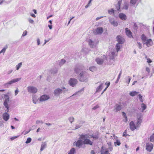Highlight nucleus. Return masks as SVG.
Masks as SVG:
<instances>
[{
	"instance_id": "1",
	"label": "nucleus",
	"mask_w": 154,
	"mask_h": 154,
	"mask_svg": "<svg viewBox=\"0 0 154 154\" xmlns=\"http://www.w3.org/2000/svg\"><path fill=\"white\" fill-rule=\"evenodd\" d=\"M98 134L97 133L92 135L87 134L80 135V138L84 140V144L89 145L91 146L93 145V140H90V138H93L94 139L97 140L98 139Z\"/></svg>"
},
{
	"instance_id": "2",
	"label": "nucleus",
	"mask_w": 154,
	"mask_h": 154,
	"mask_svg": "<svg viewBox=\"0 0 154 154\" xmlns=\"http://www.w3.org/2000/svg\"><path fill=\"white\" fill-rule=\"evenodd\" d=\"M89 77V75L87 72L82 71L80 73L78 76L79 80L80 81L85 82L88 81Z\"/></svg>"
},
{
	"instance_id": "3",
	"label": "nucleus",
	"mask_w": 154,
	"mask_h": 154,
	"mask_svg": "<svg viewBox=\"0 0 154 154\" xmlns=\"http://www.w3.org/2000/svg\"><path fill=\"white\" fill-rule=\"evenodd\" d=\"M141 39L143 44H146L148 47L151 46L153 44V42L151 38L148 39L146 36L143 34L141 35Z\"/></svg>"
},
{
	"instance_id": "4",
	"label": "nucleus",
	"mask_w": 154,
	"mask_h": 154,
	"mask_svg": "<svg viewBox=\"0 0 154 154\" xmlns=\"http://www.w3.org/2000/svg\"><path fill=\"white\" fill-rule=\"evenodd\" d=\"M137 122L136 124L135 125L133 121L131 122L130 123V126L131 129L133 131L137 128L140 126V125L142 122V119L140 117L137 118Z\"/></svg>"
},
{
	"instance_id": "5",
	"label": "nucleus",
	"mask_w": 154,
	"mask_h": 154,
	"mask_svg": "<svg viewBox=\"0 0 154 154\" xmlns=\"http://www.w3.org/2000/svg\"><path fill=\"white\" fill-rule=\"evenodd\" d=\"M68 90L65 87H63L61 88H58L55 89L54 91V94L55 96L58 97L60 94L62 93L64 94Z\"/></svg>"
},
{
	"instance_id": "6",
	"label": "nucleus",
	"mask_w": 154,
	"mask_h": 154,
	"mask_svg": "<svg viewBox=\"0 0 154 154\" xmlns=\"http://www.w3.org/2000/svg\"><path fill=\"white\" fill-rule=\"evenodd\" d=\"M21 79V78H18L13 79L8 82L5 83L4 86L6 88H8L13 84L17 82Z\"/></svg>"
},
{
	"instance_id": "7",
	"label": "nucleus",
	"mask_w": 154,
	"mask_h": 154,
	"mask_svg": "<svg viewBox=\"0 0 154 154\" xmlns=\"http://www.w3.org/2000/svg\"><path fill=\"white\" fill-rule=\"evenodd\" d=\"M27 90L29 93L32 94L36 93L38 91L37 88L32 86H29L27 87Z\"/></svg>"
},
{
	"instance_id": "8",
	"label": "nucleus",
	"mask_w": 154,
	"mask_h": 154,
	"mask_svg": "<svg viewBox=\"0 0 154 154\" xmlns=\"http://www.w3.org/2000/svg\"><path fill=\"white\" fill-rule=\"evenodd\" d=\"M4 97L5 99V100L3 103L4 105L7 109H8V111H9V107L8 104L9 100V96L8 95L5 94L4 95Z\"/></svg>"
},
{
	"instance_id": "9",
	"label": "nucleus",
	"mask_w": 154,
	"mask_h": 154,
	"mask_svg": "<svg viewBox=\"0 0 154 154\" xmlns=\"http://www.w3.org/2000/svg\"><path fill=\"white\" fill-rule=\"evenodd\" d=\"M103 59L101 58H97L96 59V61L98 64H102L103 63L104 60L107 59V57L104 55L103 56Z\"/></svg>"
},
{
	"instance_id": "10",
	"label": "nucleus",
	"mask_w": 154,
	"mask_h": 154,
	"mask_svg": "<svg viewBox=\"0 0 154 154\" xmlns=\"http://www.w3.org/2000/svg\"><path fill=\"white\" fill-rule=\"evenodd\" d=\"M113 149V146H109L107 149H103L101 151V154H110L108 152V151H111Z\"/></svg>"
},
{
	"instance_id": "11",
	"label": "nucleus",
	"mask_w": 154,
	"mask_h": 154,
	"mask_svg": "<svg viewBox=\"0 0 154 154\" xmlns=\"http://www.w3.org/2000/svg\"><path fill=\"white\" fill-rule=\"evenodd\" d=\"M78 81L77 79H75L71 78L69 82V85L72 86H75L77 84Z\"/></svg>"
},
{
	"instance_id": "12",
	"label": "nucleus",
	"mask_w": 154,
	"mask_h": 154,
	"mask_svg": "<svg viewBox=\"0 0 154 154\" xmlns=\"http://www.w3.org/2000/svg\"><path fill=\"white\" fill-rule=\"evenodd\" d=\"M50 98L49 95L44 94L41 96L39 98V101L41 102H44Z\"/></svg>"
},
{
	"instance_id": "13",
	"label": "nucleus",
	"mask_w": 154,
	"mask_h": 154,
	"mask_svg": "<svg viewBox=\"0 0 154 154\" xmlns=\"http://www.w3.org/2000/svg\"><path fill=\"white\" fill-rule=\"evenodd\" d=\"M103 31V28L102 27L97 28L94 31V34L96 35L101 34Z\"/></svg>"
},
{
	"instance_id": "14",
	"label": "nucleus",
	"mask_w": 154,
	"mask_h": 154,
	"mask_svg": "<svg viewBox=\"0 0 154 154\" xmlns=\"http://www.w3.org/2000/svg\"><path fill=\"white\" fill-rule=\"evenodd\" d=\"M153 145L150 143H148L146 145V150L149 152L151 151L153 148Z\"/></svg>"
},
{
	"instance_id": "15",
	"label": "nucleus",
	"mask_w": 154,
	"mask_h": 154,
	"mask_svg": "<svg viewBox=\"0 0 154 154\" xmlns=\"http://www.w3.org/2000/svg\"><path fill=\"white\" fill-rule=\"evenodd\" d=\"M116 40L118 42V43L122 44L125 42V39L123 37L120 35H118L116 37Z\"/></svg>"
},
{
	"instance_id": "16",
	"label": "nucleus",
	"mask_w": 154,
	"mask_h": 154,
	"mask_svg": "<svg viewBox=\"0 0 154 154\" xmlns=\"http://www.w3.org/2000/svg\"><path fill=\"white\" fill-rule=\"evenodd\" d=\"M83 144H84V140L80 138V135L79 139L76 143L75 145L77 147H79Z\"/></svg>"
},
{
	"instance_id": "17",
	"label": "nucleus",
	"mask_w": 154,
	"mask_h": 154,
	"mask_svg": "<svg viewBox=\"0 0 154 154\" xmlns=\"http://www.w3.org/2000/svg\"><path fill=\"white\" fill-rule=\"evenodd\" d=\"M88 42L89 45L91 48H94L95 47L97 44L94 41H92L91 39H89L88 40Z\"/></svg>"
},
{
	"instance_id": "18",
	"label": "nucleus",
	"mask_w": 154,
	"mask_h": 154,
	"mask_svg": "<svg viewBox=\"0 0 154 154\" xmlns=\"http://www.w3.org/2000/svg\"><path fill=\"white\" fill-rule=\"evenodd\" d=\"M3 119L5 121H7L9 119L10 116L6 112L4 113L2 115Z\"/></svg>"
},
{
	"instance_id": "19",
	"label": "nucleus",
	"mask_w": 154,
	"mask_h": 154,
	"mask_svg": "<svg viewBox=\"0 0 154 154\" xmlns=\"http://www.w3.org/2000/svg\"><path fill=\"white\" fill-rule=\"evenodd\" d=\"M109 21L110 23L114 26H117L118 25L117 22L116 21L113 19H109Z\"/></svg>"
},
{
	"instance_id": "20",
	"label": "nucleus",
	"mask_w": 154,
	"mask_h": 154,
	"mask_svg": "<svg viewBox=\"0 0 154 154\" xmlns=\"http://www.w3.org/2000/svg\"><path fill=\"white\" fill-rule=\"evenodd\" d=\"M119 18L123 20H125L127 19V16L123 13H120L119 15Z\"/></svg>"
},
{
	"instance_id": "21",
	"label": "nucleus",
	"mask_w": 154,
	"mask_h": 154,
	"mask_svg": "<svg viewBox=\"0 0 154 154\" xmlns=\"http://www.w3.org/2000/svg\"><path fill=\"white\" fill-rule=\"evenodd\" d=\"M83 67L79 66L75 68L74 69V71L75 73L77 74L79 73L81 70L83 69Z\"/></svg>"
},
{
	"instance_id": "22",
	"label": "nucleus",
	"mask_w": 154,
	"mask_h": 154,
	"mask_svg": "<svg viewBox=\"0 0 154 154\" xmlns=\"http://www.w3.org/2000/svg\"><path fill=\"white\" fill-rule=\"evenodd\" d=\"M125 32L126 34L129 38H131L132 37V32H131L128 29V28H126L125 29Z\"/></svg>"
},
{
	"instance_id": "23",
	"label": "nucleus",
	"mask_w": 154,
	"mask_h": 154,
	"mask_svg": "<svg viewBox=\"0 0 154 154\" xmlns=\"http://www.w3.org/2000/svg\"><path fill=\"white\" fill-rule=\"evenodd\" d=\"M121 44H121L119 43H117L116 44V48L117 52H118L120 50V49L122 47Z\"/></svg>"
},
{
	"instance_id": "24",
	"label": "nucleus",
	"mask_w": 154,
	"mask_h": 154,
	"mask_svg": "<svg viewBox=\"0 0 154 154\" xmlns=\"http://www.w3.org/2000/svg\"><path fill=\"white\" fill-rule=\"evenodd\" d=\"M117 53H116L115 52L112 51V52L111 54L109 55L110 59H113L114 58V57L115 56H117Z\"/></svg>"
},
{
	"instance_id": "25",
	"label": "nucleus",
	"mask_w": 154,
	"mask_h": 154,
	"mask_svg": "<svg viewBox=\"0 0 154 154\" xmlns=\"http://www.w3.org/2000/svg\"><path fill=\"white\" fill-rule=\"evenodd\" d=\"M103 85V83H101L100 85L97 88L96 92H99L102 89Z\"/></svg>"
},
{
	"instance_id": "26",
	"label": "nucleus",
	"mask_w": 154,
	"mask_h": 154,
	"mask_svg": "<svg viewBox=\"0 0 154 154\" xmlns=\"http://www.w3.org/2000/svg\"><path fill=\"white\" fill-rule=\"evenodd\" d=\"M82 122L81 121L78 122L76 125V126L75 127V129H77L80 128L82 126Z\"/></svg>"
},
{
	"instance_id": "27",
	"label": "nucleus",
	"mask_w": 154,
	"mask_h": 154,
	"mask_svg": "<svg viewBox=\"0 0 154 154\" xmlns=\"http://www.w3.org/2000/svg\"><path fill=\"white\" fill-rule=\"evenodd\" d=\"M47 144L46 142L43 143L41 145L40 151H42L46 147Z\"/></svg>"
},
{
	"instance_id": "28",
	"label": "nucleus",
	"mask_w": 154,
	"mask_h": 154,
	"mask_svg": "<svg viewBox=\"0 0 154 154\" xmlns=\"http://www.w3.org/2000/svg\"><path fill=\"white\" fill-rule=\"evenodd\" d=\"M138 93V92H136V91H132L131 92H130L129 94L130 96L133 97L137 94Z\"/></svg>"
},
{
	"instance_id": "29",
	"label": "nucleus",
	"mask_w": 154,
	"mask_h": 154,
	"mask_svg": "<svg viewBox=\"0 0 154 154\" xmlns=\"http://www.w3.org/2000/svg\"><path fill=\"white\" fill-rule=\"evenodd\" d=\"M66 62V61L65 60L62 59L59 62V65L61 66L65 63Z\"/></svg>"
},
{
	"instance_id": "30",
	"label": "nucleus",
	"mask_w": 154,
	"mask_h": 154,
	"mask_svg": "<svg viewBox=\"0 0 154 154\" xmlns=\"http://www.w3.org/2000/svg\"><path fill=\"white\" fill-rule=\"evenodd\" d=\"M116 140V142H115L114 143V145L115 146H116V145L118 146H120L121 144V143L119 140L117 139Z\"/></svg>"
},
{
	"instance_id": "31",
	"label": "nucleus",
	"mask_w": 154,
	"mask_h": 154,
	"mask_svg": "<svg viewBox=\"0 0 154 154\" xmlns=\"http://www.w3.org/2000/svg\"><path fill=\"white\" fill-rule=\"evenodd\" d=\"M125 79L126 80H127V79H128V80H126V83L127 84H128V85L129 84L130 82L131 81V79L130 78V77L129 76H128L127 77H126Z\"/></svg>"
},
{
	"instance_id": "32",
	"label": "nucleus",
	"mask_w": 154,
	"mask_h": 154,
	"mask_svg": "<svg viewBox=\"0 0 154 154\" xmlns=\"http://www.w3.org/2000/svg\"><path fill=\"white\" fill-rule=\"evenodd\" d=\"M89 70L92 72H94L96 71V68L95 66H92L89 68Z\"/></svg>"
},
{
	"instance_id": "33",
	"label": "nucleus",
	"mask_w": 154,
	"mask_h": 154,
	"mask_svg": "<svg viewBox=\"0 0 154 154\" xmlns=\"http://www.w3.org/2000/svg\"><path fill=\"white\" fill-rule=\"evenodd\" d=\"M122 113L123 116L125 118V119L124 120V121L125 122H126L128 121V119L126 114L124 112H122Z\"/></svg>"
},
{
	"instance_id": "34",
	"label": "nucleus",
	"mask_w": 154,
	"mask_h": 154,
	"mask_svg": "<svg viewBox=\"0 0 154 154\" xmlns=\"http://www.w3.org/2000/svg\"><path fill=\"white\" fill-rule=\"evenodd\" d=\"M75 150L74 148H72L68 153V154H74Z\"/></svg>"
},
{
	"instance_id": "35",
	"label": "nucleus",
	"mask_w": 154,
	"mask_h": 154,
	"mask_svg": "<svg viewBox=\"0 0 154 154\" xmlns=\"http://www.w3.org/2000/svg\"><path fill=\"white\" fill-rule=\"evenodd\" d=\"M22 63L20 62L17 65L16 67V68L17 70H18L22 66Z\"/></svg>"
},
{
	"instance_id": "36",
	"label": "nucleus",
	"mask_w": 154,
	"mask_h": 154,
	"mask_svg": "<svg viewBox=\"0 0 154 154\" xmlns=\"http://www.w3.org/2000/svg\"><path fill=\"white\" fill-rule=\"evenodd\" d=\"M137 0H131L130 1V4L132 5V6H134L136 3Z\"/></svg>"
},
{
	"instance_id": "37",
	"label": "nucleus",
	"mask_w": 154,
	"mask_h": 154,
	"mask_svg": "<svg viewBox=\"0 0 154 154\" xmlns=\"http://www.w3.org/2000/svg\"><path fill=\"white\" fill-rule=\"evenodd\" d=\"M122 108L121 105H117L116 106V111H119Z\"/></svg>"
},
{
	"instance_id": "38",
	"label": "nucleus",
	"mask_w": 154,
	"mask_h": 154,
	"mask_svg": "<svg viewBox=\"0 0 154 154\" xmlns=\"http://www.w3.org/2000/svg\"><path fill=\"white\" fill-rule=\"evenodd\" d=\"M8 46H6L4 47V48L2 49V50L0 51V53H3L4 54L5 53L6 50L7 49Z\"/></svg>"
},
{
	"instance_id": "39",
	"label": "nucleus",
	"mask_w": 154,
	"mask_h": 154,
	"mask_svg": "<svg viewBox=\"0 0 154 154\" xmlns=\"http://www.w3.org/2000/svg\"><path fill=\"white\" fill-rule=\"evenodd\" d=\"M146 108V106L143 103L141 104V109H142V111H143Z\"/></svg>"
},
{
	"instance_id": "40",
	"label": "nucleus",
	"mask_w": 154,
	"mask_h": 154,
	"mask_svg": "<svg viewBox=\"0 0 154 154\" xmlns=\"http://www.w3.org/2000/svg\"><path fill=\"white\" fill-rule=\"evenodd\" d=\"M57 70L55 69H52L51 70V72L52 74H55L57 72Z\"/></svg>"
},
{
	"instance_id": "41",
	"label": "nucleus",
	"mask_w": 154,
	"mask_h": 154,
	"mask_svg": "<svg viewBox=\"0 0 154 154\" xmlns=\"http://www.w3.org/2000/svg\"><path fill=\"white\" fill-rule=\"evenodd\" d=\"M150 141L152 142H154V134H153L150 137Z\"/></svg>"
},
{
	"instance_id": "42",
	"label": "nucleus",
	"mask_w": 154,
	"mask_h": 154,
	"mask_svg": "<svg viewBox=\"0 0 154 154\" xmlns=\"http://www.w3.org/2000/svg\"><path fill=\"white\" fill-rule=\"evenodd\" d=\"M31 140L32 139L30 137H28L27 139V140L26 141L25 143L26 144L29 143L31 142Z\"/></svg>"
},
{
	"instance_id": "43",
	"label": "nucleus",
	"mask_w": 154,
	"mask_h": 154,
	"mask_svg": "<svg viewBox=\"0 0 154 154\" xmlns=\"http://www.w3.org/2000/svg\"><path fill=\"white\" fill-rule=\"evenodd\" d=\"M74 119L73 117H71L69 118V121L72 123L74 121Z\"/></svg>"
},
{
	"instance_id": "44",
	"label": "nucleus",
	"mask_w": 154,
	"mask_h": 154,
	"mask_svg": "<svg viewBox=\"0 0 154 154\" xmlns=\"http://www.w3.org/2000/svg\"><path fill=\"white\" fill-rule=\"evenodd\" d=\"M29 22L31 24H33L34 22V21L31 18H29L28 19Z\"/></svg>"
},
{
	"instance_id": "45",
	"label": "nucleus",
	"mask_w": 154,
	"mask_h": 154,
	"mask_svg": "<svg viewBox=\"0 0 154 154\" xmlns=\"http://www.w3.org/2000/svg\"><path fill=\"white\" fill-rule=\"evenodd\" d=\"M123 8L125 10H127L128 9V5L127 3H125L124 5Z\"/></svg>"
},
{
	"instance_id": "46",
	"label": "nucleus",
	"mask_w": 154,
	"mask_h": 154,
	"mask_svg": "<svg viewBox=\"0 0 154 154\" xmlns=\"http://www.w3.org/2000/svg\"><path fill=\"white\" fill-rule=\"evenodd\" d=\"M36 123L37 124L39 123L43 124V122L42 120H38L36 121Z\"/></svg>"
},
{
	"instance_id": "47",
	"label": "nucleus",
	"mask_w": 154,
	"mask_h": 154,
	"mask_svg": "<svg viewBox=\"0 0 154 154\" xmlns=\"http://www.w3.org/2000/svg\"><path fill=\"white\" fill-rule=\"evenodd\" d=\"M145 58L147 60V62L148 63H150L152 62V61L149 58H147V56H146Z\"/></svg>"
},
{
	"instance_id": "48",
	"label": "nucleus",
	"mask_w": 154,
	"mask_h": 154,
	"mask_svg": "<svg viewBox=\"0 0 154 154\" xmlns=\"http://www.w3.org/2000/svg\"><path fill=\"white\" fill-rule=\"evenodd\" d=\"M137 45L140 49H141L142 45L140 43V42H137Z\"/></svg>"
},
{
	"instance_id": "49",
	"label": "nucleus",
	"mask_w": 154,
	"mask_h": 154,
	"mask_svg": "<svg viewBox=\"0 0 154 154\" xmlns=\"http://www.w3.org/2000/svg\"><path fill=\"white\" fill-rule=\"evenodd\" d=\"M111 137L113 139H115L116 140V139H118V137H117L114 134H113V136H111Z\"/></svg>"
},
{
	"instance_id": "50",
	"label": "nucleus",
	"mask_w": 154,
	"mask_h": 154,
	"mask_svg": "<svg viewBox=\"0 0 154 154\" xmlns=\"http://www.w3.org/2000/svg\"><path fill=\"white\" fill-rule=\"evenodd\" d=\"M116 8L117 10V11H120V6L119 5H116Z\"/></svg>"
},
{
	"instance_id": "51",
	"label": "nucleus",
	"mask_w": 154,
	"mask_h": 154,
	"mask_svg": "<svg viewBox=\"0 0 154 154\" xmlns=\"http://www.w3.org/2000/svg\"><path fill=\"white\" fill-rule=\"evenodd\" d=\"M139 99L140 101L141 102H143V99L142 98V96L140 94H139Z\"/></svg>"
},
{
	"instance_id": "52",
	"label": "nucleus",
	"mask_w": 154,
	"mask_h": 154,
	"mask_svg": "<svg viewBox=\"0 0 154 154\" xmlns=\"http://www.w3.org/2000/svg\"><path fill=\"white\" fill-rule=\"evenodd\" d=\"M122 2V0H118L117 5L120 6Z\"/></svg>"
},
{
	"instance_id": "53",
	"label": "nucleus",
	"mask_w": 154,
	"mask_h": 154,
	"mask_svg": "<svg viewBox=\"0 0 154 154\" xmlns=\"http://www.w3.org/2000/svg\"><path fill=\"white\" fill-rule=\"evenodd\" d=\"M114 11V10L113 9H111L110 10H109L108 11V12L110 14H111L113 13Z\"/></svg>"
},
{
	"instance_id": "54",
	"label": "nucleus",
	"mask_w": 154,
	"mask_h": 154,
	"mask_svg": "<svg viewBox=\"0 0 154 154\" xmlns=\"http://www.w3.org/2000/svg\"><path fill=\"white\" fill-rule=\"evenodd\" d=\"M27 33V32L26 30H25L23 33L22 36H24L26 35Z\"/></svg>"
},
{
	"instance_id": "55",
	"label": "nucleus",
	"mask_w": 154,
	"mask_h": 154,
	"mask_svg": "<svg viewBox=\"0 0 154 154\" xmlns=\"http://www.w3.org/2000/svg\"><path fill=\"white\" fill-rule=\"evenodd\" d=\"M146 71L148 73H149L150 72V69L147 67H146Z\"/></svg>"
},
{
	"instance_id": "56",
	"label": "nucleus",
	"mask_w": 154,
	"mask_h": 154,
	"mask_svg": "<svg viewBox=\"0 0 154 154\" xmlns=\"http://www.w3.org/2000/svg\"><path fill=\"white\" fill-rule=\"evenodd\" d=\"M18 137H19V136L13 137L11 138V140H14L15 139L17 138Z\"/></svg>"
},
{
	"instance_id": "57",
	"label": "nucleus",
	"mask_w": 154,
	"mask_h": 154,
	"mask_svg": "<svg viewBox=\"0 0 154 154\" xmlns=\"http://www.w3.org/2000/svg\"><path fill=\"white\" fill-rule=\"evenodd\" d=\"M37 45H39L40 44V40L39 38H38L37 39Z\"/></svg>"
},
{
	"instance_id": "58",
	"label": "nucleus",
	"mask_w": 154,
	"mask_h": 154,
	"mask_svg": "<svg viewBox=\"0 0 154 154\" xmlns=\"http://www.w3.org/2000/svg\"><path fill=\"white\" fill-rule=\"evenodd\" d=\"M19 92V91L17 88L15 91V95L16 96L18 94Z\"/></svg>"
},
{
	"instance_id": "59",
	"label": "nucleus",
	"mask_w": 154,
	"mask_h": 154,
	"mask_svg": "<svg viewBox=\"0 0 154 154\" xmlns=\"http://www.w3.org/2000/svg\"><path fill=\"white\" fill-rule=\"evenodd\" d=\"M126 130H125L123 133V137H126L127 136V134H126Z\"/></svg>"
},
{
	"instance_id": "60",
	"label": "nucleus",
	"mask_w": 154,
	"mask_h": 154,
	"mask_svg": "<svg viewBox=\"0 0 154 154\" xmlns=\"http://www.w3.org/2000/svg\"><path fill=\"white\" fill-rule=\"evenodd\" d=\"M99 106L98 105H96V106H94L93 108L92 109H94V110H95L96 109L98 108H99Z\"/></svg>"
},
{
	"instance_id": "61",
	"label": "nucleus",
	"mask_w": 154,
	"mask_h": 154,
	"mask_svg": "<svg viewBox=\"0 0 154 154\" xmlns=\"http://www.w3.org/2000/svg\"><path fill=\"white\" fill-rule=\"evenodd\" d=\"M13 72V70H9L8 71V74H11V73L12 72Z\"/></svg>"
},
{
	"instance_id": "62",
	"label": "nucleus",
	"mask_w": 154,
	"mask_h": 154,
	"mask_svg": "<svg viewBox=\"0 0 154 154\" xmlns=\"http://www.w3.org/2000/svg\"><path fill=\"white\" fill-rule=\"evenodd\" d=\"M30 15L32 17H34V18H35L36 17V16L34 14H30Z\"/></svg>"
},
{
	"instance_id": "63",
	"label": "nucleus",
	"mask_w": 154,
	"mask_h": 154,
	"mask_svg": "<svg viewBox=\"0 0 154 154\" xmlns=\"http://www.w3.org/2000/svg\"><path fill=\"white\" fill-rule=\"evenodd\" d=\"M121 74H122V71H121L120 72V73L118 76V79H120V76H121Z\"/></svg>"
},
{
	"instance_id": "64",
	"label": "nucleus",
	"mask_w": 154,
	"mask_h": 154,
	"mask_svg": "<svg viewBox=\"0 0 154 154\" xmlns=\"http://www.w3.org/2000/svg\"><path fill=\"white\" fill-rule=\"evenodd\" d=\"M107 144L109 146H112V145H111V143L110 142H108L107 143Z\"/></svg>"
}]
</instances>
